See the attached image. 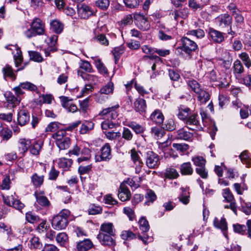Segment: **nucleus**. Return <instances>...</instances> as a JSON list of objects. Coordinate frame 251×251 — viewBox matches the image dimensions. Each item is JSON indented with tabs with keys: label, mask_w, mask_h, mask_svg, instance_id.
<instances>
[{
	"label": "nucleus",
	"mask_w": 251,
	"mask_h": 251,
	"mask_svg": "<svg viewBox=\"0 0 251 251\" xmlns=\"http://www.w3.org/2000/svg\"><path fill=\"white\" fill-rule=\"evenodd\" d=\"M186 34L187 35L195 36L198 38H201L204 36L205 33L202 29H197L189 30Z\"/></svg>",
	"instance_id": "obj_59"
},
{
	"label": "nucleus",
	"mask_w": 251,
	"mask_h": 251,
	"mask_svg": "<svg viewBox=\"0 0 251 251\" xmlns=\"http://www.w3.org/2000/svg\"><path fill=\"white\" fill-rule=\"evenodd\" d=\"M2 72L4 78L6 80V77H8L12 80L16 79V75L14 73L13 70L9 65H6L2 69Z\"/></svg>",
	"instance_id": "obj_20"
},
{
	"label": "nucleus",
	"mask_w": 251,
	"mask_h": 251,
	"mask_svg": "<svg viewBox=\"0 0 251 251\" xmlns=\"http://www.w3.org/2000/svg\"><path fill=\"white\" fill-rule=\"evenodd\" d=\"M66 134V132L65 130H59L56 132L52 134V137L55 140V143L56 144L65 138Z\"/></svg>",
	"instance_id": "obj_49"
},
{
	"label": "nucleus",
	"mask_w": 251,
	"mask_h": 251,
	"mask_svg": "<svg viewBox=\"0 0 251 251\" xmlns=\"http://www.w3.org/2000/svg\"><path fill=\"white\" fill-rule=\"evenodd\" d=\"M50 26L51 29L57 34L61 33L64 28V25L56 19L53 20L50 22Z\"/></svg>",
	"instance_id": "obj_25"
},
{
	"label": "nucleus",
	"mask_w": 251,
	"mask_h": 251,
	"mask_svg": "<svg viewBox=\"0 0 251 251\" xmlns=\"http://www.w3.org/2000/svg\"><path fill=\"white\" fill-rule=\"evenodd\" d=\"M103 133L105 134L106 137L110 140H115L117 138H120L121 135V134L119 131L114 132L113 131H103Z\"/></svg>",
	"instance_id": "obj_58"
},
{
	"label": "nucleus",
	"mask_w": 251,
	"mask_h": 251,
	"mask_svg": "<svg viewBox=\"0 0 251 251\" xmlns=\"http://www.w3.org/2000/svg\"><path fill=\"white\" fill-rule=\"evenodd\" d=\"M133 134L127 127H124L122 132V138L127 141H131L133 138Z\"/></svg>",
	"instance_id": "obj_63"
},
{
	"label": "nucleus",
	"mask_w": 251,
	"mask_h": 251,
	"mask_svg": "<svg viewBox=\"0 0 251 251\" xmlns=\"http://www.w3.org/2000/svg\"><path fill=\"white\" fill-rule=\"evenodd\" d=\"M77 13L81 18L86 19L93 15L94 11L90 6L82 4L77 6Z\"/></svg>",
	"instance_id": "obj_8"
},
{
	"label": "nucleus",
	"mask_w": 251,
	"mask_h": 251,
	"mask_svg": "<svg viewBox=\"0 0 251 251\" xmlns=\"http://www.w3.org/2000/svg\"><path fill=\"white\" fill-rule=\"evenodd\" d=\"M60 99L62 107L68 112L74 113L77 111V107L72 102V99L65 96L60 97Z\"/></svg>",
	"instance_id": "obj_9"
},
{
	"label": "nucleus",
	"mask_w": 251,
	"mask_h": 251,
	"mask_svg": "<svg viewBox=\"0 0 251 251\" xmlns=\"http://www.w3.org/2000/svg\"><path fill=\"white\" fill-rule=\"evenodd\" d=\"M242 162L246 165L247 167L251 166V158L250 157L247 151H244L239 155Z\"/></svg>",
	"instance_id": "obj_42"
},
{
	"label": "nucleus",
	"mask_w": 251,
	"mask_h": 251,
	"mask_svg": "<svg viewBox=\"0 0 251 251\" xmlns=\"http://www.w3.org/2000/svg\"><path fill=\"white\" fill-rule=\"evenodd\" d=\"M102 211V208L100 206L96 205H90L88 209V212L89 215H96L100 214Z\"/></svg>",
	"instance_id": "obj_62"
},
{
	"label": "nucleus",
	"mask_w": 251,
	"mask_h": 251,
	"mask_svg": "<svg viewBox=\"0 0 251 251\" xmlns=\"http://www.w3.org/2000/svg\"><path fill=\"white\" fill-rule=\"evenodd\" d=\"M187 83L190 89L195 93H199L202 88L200 84L194 79H189L187 81Z\"/></svg>",
	"instance_id": "obj_44"
},
{
	"label": "nucleus",
	"mask_w": 251,
	"mask_h": 251,
	"mask_svg": "<svg viewBox=\"0 0 251 251\" xmlns=\"http://www.w3.org/2000/svg\"><path fill=\"white\" fill-rule=\"evenodd\" d=\"M164 175L165 178L171 179H176L179 176L177 170L175 168L172 167H168L166 168Z\"/></svg>",
	"instance_id": "obj_29"
},
{
	"label": "nucleus",
	"mask_w": 251,
	"mask_h": 251,
	"mask_svg": "<svg viewBox=\"0 0 251 251\" xmlns=\"http://www.w3.org/2000/svg\"><path fill=\"white\" fill-rule=\"evenodd\" d=\"M109 4V0H97L95 1V5L96 6L102 10H107Z\"/></svg>",
	"instance_id": "obj_56"
},
{
	"label": "nucleus",
	"mask_w": 251,
	"mask_h": 251,
	"mask_svg": "<svg viewBox=\"0 0 251 251\" xmlns=\"http://www.w3.org/2000/svg\"><path fill=\"white\" fill-rule=\"evenodd\" d=\"M217 20L219 22V25L222 27L230 25L232 22V18L228 14L222 15Z\"/></svg>",
	"instance_id": "obj_19"
},
{
	"label": "nucleus",
	"mask_w": 251,
	"mask_h": 251,
	"mask_svg": "<svg viewBox=\"0 0 251 251\" xmlns=\"http://www.w3.org/2000/svg\"><path fill=\"white\" fill-rule=\"evenodd\" d=\"M113 235L105 233H99L97 238L102 245L111 246L114 244V240L112 237Z\"/></svg>",
	"instance_id": "obj_12"
},
{
	"label": "nucleus",
	"mask_w": 251,
	"mask_h": 251,
	"mask_svg": "<svg viewBox=\"0 0 251 251\" xmlns=\"http://www.w3.org/2000/svg\"><path fill=\"white\" fill-rule=\"evenodd\" d=\"M213 225L215 227L221 229L224 236L227 237V225L224 218H222L220 221L217 218H215L213 221Z\"/></svg>",
	"instance_id": "obj_13"
},
{
	"label": "nucleus",
	"mask_w": 251,
	"mask_h": 251,
	"mask_svg": "<svg viewBox=\"0 0 251 251\" xmlns=\"http://www.w3.org/2000/svg\"><path fill=\"white\" fill-rule=\"evenodd\" d=\"M45 33V25L43 22L38 18L33 20L30 27L24 32V35L27 38H31L37 35H41Z\"/></svg>",
	"instance_id": "obj_2"
},
{
	"label": "nucleus",
	"mask_w": 251,
	"mask_h": 251,
	"mask_svg": "<svg viewBox=\"0 0 251 251\" xmlns=\"http://www.w3.org/2000/svg\"><path fill=\"white\" fill-rule=\"evenodd\" d=\"M43 244L39 238L33 236L29 240L28 247L32 250L42 249Z\"/></svg>",
	"instance_id": "obj_16"
},
{
	"label": "nucleus",
	"mask_w": 251,
	"mask_h": 251,
	"mask_svg": "<svg viewBox=\"0 0 251 251\" xmlns=\"http://www.w3.org/2000/svg\"><path fill=\"white\" fill-rule=\"evenodd\" d=\"M118 197L122 201H125L129 200L130 197V193L128 189L125 186H120V190L119 192Z\"/></svg>",
	"instance_id": "obj_26"
},
{
	"label": "nucleus",
	"mask_w": 251,
	"mask_h": 251,
	"mask_svg": "<svg viewBox=\"0 0 251 251\" xmlns=\"http://www.w3.org/2000/svg\"><path fill=\"white\" fill-rule=\"evenodd\" d=\"M73 163V160L71 159H68L62 157L59 159L58 164L60 168L64 169L65 170H68L71 166Z\"/></svg>",
	"instance_id": "obj_35"
},
{
	"label": "nucleus",
	"mask_w": 251,
	"mask_h": 251,
	"mask_svg": "<svg viewBox=\"0 0 251 251\" xmlns=\"http://www.w3.org/2000/svg\"><path fill=\"white\" fill-rule=\"evenodd\" d=\"M139 227L143 232H146L150 229V226L148 221L144 218L141 217L139 221Z\"/></svg>",
	"instance_id": "obj_55"
},
{
	"label": "nucleus",
	"mask_w": 251,
	"mask_h": 251,
	"mask_svg": "<svg viewBox=\"0 0 251 251\" xmlns=\"http://www.w3.org/2000/svg\"><path fill=\"white\" fill-rule=\"evenodd\" d=\"M196 94L198 95V100L201 104H205L210 99L209 93L202 88Z\"/></svg>",
	"instance_id": "obj_31"
},
{
	"label": "nucleus",
	"mask_w": 251,
	"mask_h": 251,
	"mask_svg": "<svg viewBox=\"0 0 251 251\" xmlns=\"http://www.w3.org/2000/svg\"><path fill=\"white\" fill-rule=\"evenodd\" d=\"M99 233L114 235V229L113 225L111 223L102 224L100 226Z\"/></svg>",
	"instance_id": "obj_28"
},
{
	"label": "nucleus",
	"mask_w": 251,
	"mask_h": 251,
	"mask_svg": "<svg viewBox=\"0 0 251 251\" xmlns=\"http://www.w3.org/2000/svg\"><path fill=\"white\" fill-rule=\"evenodd\" d=\"M29 114L25 110H20L18 114V122L20 125L24 126L29 121Z\"/></svg>",
	"instance_id": "obj_18"
},
{
	"label": "nucleus",
	"mask_w": 251,
	"mask_h": 251,
	"mask_svg": "<svg viewBox=\"0 0 251 251\" xmlns=\"http://www.w3.org/2000/svg\"><path fill=\"white\" fill-rule=\"evenodd\" d=\"M150 119L158 124H161L164 121V116L159 109L155 110L151 115Z\"/></svg>",
	"instance_id": "obj_22"
},
{
	"label": "nucleus",
	"mask_w": 251,
	"mask_h": 251,
	"mask_svg": "<svg viewBox=\"0 0 251 251\" xmlns=\"http://www.w3.org/2000/svg\"><path fill=\"white\" fill-rule=\"evenodd\" d=\"M127 126L130 127L136 134H141L144 132L145 127L134 122H130Z\"/></svg>",
	"instance_id": "obj_38"
},
{
	"label": "nucleus",
	"mask_w": 251,
	"mask_h": 251,
	"mask_svg": "<svg viewBox=\"0 0 251 251\" xmlns=\"http://www.w3.org/2000/svg\"><path fill=\"white\" fill-rule=\"evenodd\" d=\"M190 111V110L188 107L181 106L178 109L177 117L181 120L185 121L189 116Z\"/></svg>",
	"instance_id": "obj_33"
},
{
	"label": "nucleus",
	"mask_w": 251,
	"mask_h": 251,
	"mask_svg": "<svg viewBox=\"0 0 251 251\" xmlns=\"http://www.w3.org/2000/svg\"><path fill=\"white\" fill-rule=\"evenodd\" d=\"M92 246V242L89 239H86L78 242L76 245V248L78 251H87Z\"/></svg>",
	"instance_id": "obj_21"
},
{
	"label": "nucleus",
	"mask_w": 251,
	"mask_h": 251,
	"mask_svg": "<svg viewBox=\"0 0 251 251\" xmlns=\"http://www.w3.org/2000/svg\"><path fill=\"white\" fill-rule=\"evenodd\" d=\"M56 144L60 150H66L70 146V139L69 137H66Z\"/></svg>",
	"instance_id": "obj_48"
},
{
	"label": "nucleus",
	"mask_w": 251,
	"mask_h": 251,
	"mask_svg": "<svg viewBox=\"0 0 251 251\" xmlns=\"http://www.w3.org/2000/svg\"><path fill=\"white\" fill-rule=\"evenodd\" d=\"M160 164L159 156L152 151H149L146 155V165L148 168L154 169Z\"/></svg>",
	"instance_id": "obj_4"
},
{
	"label": "nucleus",
	"mask_w": 251,
	"mask_h": 251,
	"mask_svg": "<svg viewBox=\"0 0 251 251\" xmlns=\"http://www.w3.org/2000/svg\"><path fill=\"white\" fill-rule=\"evenodd\" d=\"M31 145V142L25 138L20 139L18 141V149L21 153L24 154L26 152Z\"/></svg>",
	"instance_id": "obj_17"
},
{
	"label": "nucleus",
	"mask_w": 251,
	"mask_h": 251,
	"mask_svg": "<svg viewBox=\"0 0 251 251\" xmlns=\"http://www.w3.org/2000/svg\"><path fill=\"white\" fill-rule=\"evenodd\" d=\"M101 154L100 160L99 158H96V161H108L112 158L111 149L109 143H105L100 149Z\"/></svg>",
	"instance_id": "obj_6"
},
{
	"label": "nucleus",
	"mask_w": 251,
	"mask_h": 251,
	"mask_svg": "<svg viewBox=\"0 0 251 251\" xmlns=\"http://www.w3.org/2000/svg\"><path fill=\"white\" fill-rule=\"evenodd\" d=\"M151 133L153 137L157 139H158L163 136L164 134H165V131L162 128L160 127L154 126L151 127Z\"/></svg>",
	"instance_id": "obj_39"
},
{
	"label": "nucleus",
	"mask_w": 251,
	"mask_h": 251,
	"mask_svg": "<svg viewBox=\"0 0 251 251\" xmlns=\"http://www.w3.org/2000/svg\"><path fill=\"white\" fill-rule=\"evenodd\" d=\"M140 154L141 152L137 151L134 149L130 151L131 158L134 164L142 162L140 158Z\"/></svg>",
	"instance_id": "obj_51"
},
{
	"label": "nucleus",
	"mask_w": 251,
	"mask_h": 251,
	"mask_svg": "<svg viewBox=\"0 0 251 251\" xmlns=\"http://www.w3.org/2000/svg\"><path fill=\"white\" fill-rule=\"evenodd\" d=\"M233 69V73L235 75L241 74L244 71L243 66L241 61L239 60H236L234 61Z\"/></svg>",
	"instance_id": "obj_46"
},
{
	"label": "nucleus",
	"mask_w": 251,
	"mask_h": 251,
	"mask_svg": "<svg viewBox=\"0 0 251 251\" xmlns=\"http://www.w3.org/2000/svg\"><path fill=\"white\" fill-rule=\"evenodd\" d=\"M92 59L99 73L103 75H107L108 74V70L100 59L96 57H92Z\"/></svg>",
	"instance_id": "obj_24"
},
{
	"label": "nucleus",
	"mask_w": 251,
	"mask_h": 251,
	"mask_svg": "<svg viewBox=\"0 0 251 251\" xmlns=\"http://www.w3.org/2000/svg\"><path fill=\"white\" fill-rule=\"evenodd\" d=\"M146 108V101L142 98H139L137 99L134 102V110L140 114L145 112Z\"/></svg>",
	"instance_id": "obj_15"
},
{
	"label": "nucleus",
	"mask_w": 251,
	"mask_h": 251,
	"mask_svg": "<svg viewBox=\"0 0 251 251\" xmlns=\"http://www.w3.org/2000/svg\"><path fill=\"white\" fill-rule=\"evenodd\" d=\"M55 240L60 246H65L68 242V236L65 232H60L56 235Z\"/></svg>",
	"instance_id": "obj_36"
},
{
	"label": "nucleus",
	"mask_w": 251,
	"mask_h": 251,
	"mask_svg": "<svg viewBox=\"0 0 251 251\" xmlns=\"http://www.w3.org/2000/svg\"><path fill=\"white\" fill-rule=\"evenodd\" d=\"M182 193L178 197L179 201L183 204H187L190 202V194L188 188H181Z\"/></svg>",
	"instance_id": "obj_32"
},
{
	"label": "nucleus",
	"mask_w": 251,
	"mask_h": 251,
	"mask_svg": "<svg viewBox=\"0 0 251 251\" xmlns=\"http://www.w3.org/2000/svg\"><path fill=\"white\" fill-rule=\"evenodd\" d=\"M43 142L41 140L35 141L31 144V148L30 150V152L33 155H37L43 145Z\"/></svg>",
	"instance_id": "obj_34"
},
{
	"label": "nucleus",
	"mask_w": 251,
	"mask_h": 251,
	"mask_svg": "<svg viewBox=\"0 0 251 251\" xmlns=\"http://www.w3.org/2000/svg\"><path fill=\"white\" fill-rule=\"evenodd\" d=\"M180 172L182 175L190 176L193 173V169L190 162L182 163L180 166Z\"/></svg>",
	"instance_id": "obj_23"
},
{
	"label": "nucleus",
	"mask_w": 251,
	"mask_h": 251,
	"mask_svg": "<svg viewBox=\"0 0 251 251\" xmlns=\"http://www.w3.org/2000/svg\"><path fill=\"white\" fill-rule=\"evenodd\" d=\"M135 24L138 28L144 31L148 30L150 27L147 18L140 14L135 16Z\"/></svg>",
	"instance_id": "obj_10"
},
{
	"label": "nucleus",
	"mask_w": 251,
	"mask_h": 251,
	"mask_svg": "<svg viewBox=\"0 0 251 251\" xmlns=\"http://www.w3.org/2000/svg\"><path fill=\"white\" fill-rule=\"evenodd\" d=\"M94 124L91 121H85L81 126L80 132L81 134H86L89 131L93 129Z\"/></svg>",
	"instance_id": "obj_41"
},
{
	"label": "nucleus",
	"mask_w": 251,
	"mask_h": 251,
	"mask_svg": "<svg viewBox=\"0 0 251 251\" xmlns=\"http://www.w3.org/2000/svg\"><path fill=\"white\" fill-rule=\"evenodd\" d=\"M34 195L36 199V201L39 203L50 204V201L45 196L43 191H36Z\"/></svg>",
	"instance_id": "obj_40"
},
{
	"label": "nucleus",
	"mask_w": 251,
	"mask_h": 251,
	"mask_svg": "<svg viewBox=\"0 0 251 251\" xmlns=\"http://www.w3.org/2000/svg\"><path fill=\"white\" fill-rule=\"evenodd\" d=\"M50 226L46 220H41V222L36 228V230L39 233L46 231Z\"/></svg>",
	"instance_id": "obj_57"
},
{
	"label": "nucleus",
	"mask_w": 251,
	"mask_h": 251,
	"mask_svg": "<svg viewBox=\"0 0 251 251\" xmlns=\"http://www.w3.org/2000/svg\"><path fill=\"white\" fill-rule=\"evenodd\" d=\"M20 84V86L25 90L33 92H36L38 90L37 87L35 85L28 81L21 82Z\"/></svg>",
	"instance_id": "obj_50"
},
{
	"label": "nucleus",
	"mask_w": 251,
	"mask_h": 251,
	"mask_svg": "<svg viewBox=\"0 0 251 251\" xmlns=\"http://www.w3.org/2000/svg\"><path fill=\"white\" fill-rule=\"evenodd\" d=\"M44 176L34 173L31 177V182L36 187H40L43 183Z\"/></svg>",
	"instance_id": "obj_30"
},
{
	"label": "nucleus",
	"mask_w": 251,
	"mask_h": 251,
	"mask_svg": "<svg viewBox=\"0 0 251 251\" xmlns=\"http://www.w3.org/2000/svg\"><path fill=\"white\" fill-rule=\"evenodd\" d=\"M176 133L177 138L184 140H188L193 137V133L186 130L184 127L177 130Z\"/></svg>",
	"instance_id": "obj_27"
},
{
	"label": "nucleus",
	"mask_w": 251,
	"mask_h": 251,
	"mask_svg": "<svg viewBox=\"0 0 251 251\" xmlns=\"http://www.w3.org/2000/svg\"><path fill=\"white\" fill-rule=\"evenodd\" d=\"M79 68L88 73H92L94 72L91 65L87 61H82L79 64Z\"/></svg>",
	"instance_id": "obj_64"
},
{
	"label": "nucleus",
	"mask_w": 251,
	"mask_h": 251,
	"mask_svg": "<svg viewBox=\"0 0 251 251\" xmlns=\"http://www.w3.org/2000/svg\"><path fill=\"white\" fill-rule=\"evenodd\" d=\"M70 213L69 210L64 209L54 216L51 221V226L53 229L57 230L65 229L69 224Z\"/></svg>",
	"instance_id": "obj_1"
},
{
	"label": "nucleus",
	"mask_w": 251,
	"mask_h": 251,
	"mask_svg": "<svg viewBox=\"0 0 251 251\" xmlns=\"http://www.w3.org/2000/svg\"><path fill=\"white\" fill-rule=\"evenodd\" d=\"M234 232L239 234L244 235L246 234V226L240 224H234L233 226Z\"/></svg>",
	"instance_id": "obj_61"
},
{
	"label": "nucleus",
	"mask_w": 251,
	"mask_h": 251,
	"mask_svg": "<svg viewBox=\"0 0 251 251\" xmlns=\"http://www.w3.org/2000/svg\"><path fill=\"white\" fill-rule=\"evenodd\" d=\"M185 123L189 126H197L199 125L198 115L197 114H189L187 119L184 121Z\"/></svg>",
	"instance_id": "obj_37"
},
{
	"label": "nucleus",
	"mask_w": 251,
	"mask_h": 251,
	"mask_svg": "<svg viewBox=\"0 0 251 251\" xmlns=\"http://www.w3.org/2000/svg\"><path fill=\"white\" fill-rule=\"evenodd\" d=\"M223 195L226 202L234 204V203H232L234 199L233 196L228 188H226L223 190Z\"/></svg>",
	"instance_id": "obj_60"
},
{
	"label": "nucleus",
	"mask_w": 251,
	"mask_h": 251,
	"mask_svg": "<svg viewBox=\"0 0 251 251\" xmlns=\"http://www.w3.org/2000/svg\"><path fill=\"white\" fill-rule=\"evenodd\" d=\"M77 75L83 79L84 80H87L88 82L92 84H96L99 81L98 77L97 75L88 74L80 70L77 71Z\"/></svg>",
	"instance_id": "obj_14"
},
{
	"label": "nucleus",
	"mask_w": 251,
	"mask_h": 251,
	"mask_svg": "<svg viewBox=\"0 0 251 251\" xmlns=\"http://www.w3.org/2000/svg\"><path fill=\"white\" fill-rule=\"evenodd\" d=\"M25 219L26 221L31 224L36 223L40 221L38 216L33 214L31 212H27L25 214Z\"/></svg>",
	"instance_id": "obj_52"
},
{
	"label": "nucleus",
	"mask_w": 251,
	"mask_h": 251,
	"mask_svg": "<svg viewBox=\"0 0 251 251\" xmlns=\"http://www.w3.org/2000/svg\"><path fill=\"white\" fill-rule=\"evenodd\" d=\"M114 84L110 81L105 86H103L100 90L99 93L96 95V101L99 102H102L104 100L102 99V94L109 95L112 94L114 91Z\"/></svg>",
	"instance_id": "obj_5"
},
{
	"label": "nucleus",
	"mask_w": 251,
	"mask_h": 251,
	"mask_svg": "<svg viewBox=\"0 0 251 251\" xmlns=\"http://www.w3.org/2000/svg\"><path fill=\"white\" fill-rule=\"evenodd\" d=\"M239 57L247 68H249L251 66V58L247 53L243 52L239 54Z\"/></svg>",
	"instance_id": "obj_47"
},
{
	"label": "nucleus",
	"mask_w": 251,
	"mask_h": 251,
	"mask_svg": "<svg viewBox=\"0 0 251 251\" xmlns=\"http://www.w3.org/2000/svg\"><path fill=\"white\" fill-rule=\"evenodd\" d=\"M91 151L86 148H83L81 151L80 156L77 159V162L79 164H90L91 158Z\"/></svg>",
	"instance_id": "obj_11"
},
{
	"label": "nucleus",
	"mask_w": 251,
	"mask_h": 251,
	"mask_svg": "<svg viewBox=\"0 0 251 251\" xmlns=\"http://www.w3.org/2000/svg\"><path fill=\"white\" fill-rule=\"evenodd\" d=\"M4 97L6 101L8 103L16 104L20 102V99L15 96L11 92H6L4 94Z\"/></svg>",
	"instance_id": "obj_43"
},
{
	"label": "nucleus",
	"mask_w": 251,
	"mask_h": 251,
	"mask_svg": "<svg viewBox=\"0 0 251 251\" xmlns=\"http://www.w3.org/2000/svg\"><path fill=\"white\" fill-rule=\"evenodd\" d=\"M12 136V130L7 127H3L0 131V136L3 141H8Z\"/></svg>",
	"instance_id": "obj_45"
},
{
	"label": "nucleus",
	"mask_w": 251,
	"mask_h": 251,
	"mask_svg": "<svg viewBox=\"0 0 251 251\" xmlns=\"http://www.w3.org/2000/svg\"><path fill=\"white\" fill-rule=\"evenodd\" d=\"M181 41L182 46L177 48L176 49L178 51H179V50H181L186 53L190 54L192 51H195L198 48L197 44L194 41L190 40L186 37H182Z\"/></svg>",
	"instance_id": "obj_3"
},
{
	"label": "nucleus",
	"mask_w": 251,
	"mask_h": 251,
	"mask_svg": "<svg viewBox=\"0 0 251 251\" xmlns=\"http://www.w3.org/2000/svg\"><path fill=\"white\" fill-rule=\"evenodd\" d=\"M208 35L215 43L220 44L225 40L224 33L213 28L208 29Z\"/></svg>",
	"instance_id": "obj_7"
},
{
	"label": "nucleus",
	"mask_w": 251,
	"mask_h": 251,
	"mask_svg": "<svg viewBox=\"0 0 251 251\" xmlns=\"http://www.w3.org/2000/svg\"><path fill=\"white\" fill-rule=\"evenodd\" d=\"M192 161L196 167H201L205 166L206 160L201 156H194L192 158Z\"/></svg>",
	"instance_id": "obj_54"
},
{
	"label": "nucleus",
	"mask_w": 251,
	"mask_h": 251,
	"mask_svg": "<svg viewBox=\"0 0 251 251\" xmlns=\"http://www.w3.org/2000/svg\"><path fill=\"white\" fill-rule=\"evenodd\" d=\"M92 164H87L84 166V164H80L78 168V172L80 175L88 174L92 170Z\"/></svg>",
	"instance_id": "obj_53"
}]
</instances>
